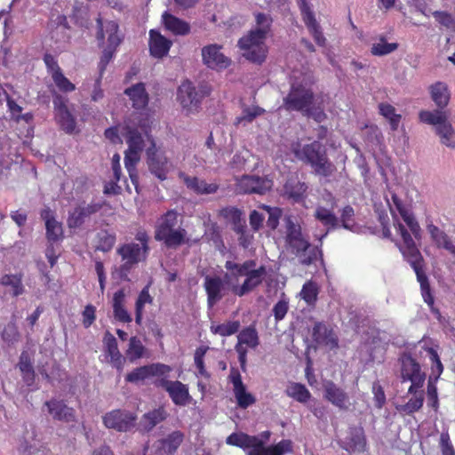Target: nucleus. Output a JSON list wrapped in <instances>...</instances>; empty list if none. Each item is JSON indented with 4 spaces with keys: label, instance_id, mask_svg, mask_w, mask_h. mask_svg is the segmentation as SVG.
<instances>
[{
    "label": "nucleus",
    "instance_id": "obj_28",
    "mask_svg": "<svg viewBox=\"0 0 455 455\" xmlns=\"http://www.w3.org/2000/svg\"><path fill=\"white\" fill-rule=\"evenodd\" d=\"M41 218L44 221L46 236L50 242H56L63 237L62 224L59 222L50 208H44L41 212Z\"/></svg>",
    "mask_w": 455,
    "mask_h": 455
},
{
    "label": "nucleus",
    "instance_id": "obj_50",
    "mask_svg": "<svg viewBox=\"0 0 455 455\" xmlns=\"http://www.w3.org/2000/svg\"><path fill=\"white\" fill-rule=\"evenodd\" d=\"M264 109L258 106L246 107L243 109L242 115L235 119V124H243L251 123L257 116L262 115Z\"/></svg>",
    "mask_w": 455,
    "mask_h": 455
},
{
    "label": "nucleus",
    "instance_id": "obj_8",
    "mask_svg": "<svg viewBox=\"0 0 455 455\" xmlns=\"http://www.w3.org/2000/svg\"><path fill=\"white\" fill-rule=\"evenodd\" d=\"M178 213L176 211H168L158 219L155 238L162 241L168 247H177L185 241L187 232L179 225Z\"/></svg>",
    "mask_w": 455,
    "mask_h": 455
},
{
    "label": "nucleus",
    "instance_id": "obj_36",
    "mask_svg": "<svg viewBox=\"0 0 455 455\" xmlns=\"http://www.w3.org/2000/svg\"><path fill=\"white\" fill-rule=\"evenodd\" d=\"M124 93L129 97L132 107L136 109H143L148 103V95L142 83L125 89Z\"/></svg>",
    "mask_w": 455,
    "mask_h": 455
},
{
    "label": "nucleus",
    "instance_id": "obj_20",
    "mask_svg": "<svg viewBox=\"0 0 455 455\" xmlns=\"http://www.w3.org/2000/svg\"><path fill=\"white\" fill-rule=\"evenodd\" d=\"M235 186L238 193L264 195L273 186L271 180L257 175H243L235 179Z\"/></svg>",
    "mask_w": 455,
    "mask_h": 455
},
{
    "label": "nucleus",
    "instance_id": "obj_45",
    "mask_svg": "<svg viewBox=\"0 0 455 455\" xmlns=\"http://www.w3.org/2000/svg\"><path fill=\"white\" fill-rule=\"evenodd\" d=\"M412 395L408 402L401 405L399 411L405 413L406 415H411L414 412L419 411L424 404V391L421 389H417L415 393H409Z\"/></svg>",
    "mask_w": 455,
    "mask_h": 455
},
{
    "label": "nucleus",
    "instance_id": "obj_55",
    "mask_svg": "<svg viewBox=\"0 0 455 455\" xmlns=\"http://www.w3.org/2000/svg\"><path fill=\"white\" fill-rule=\"evenodd\" d=\"M220 215L227 221L233 223L235 226V228H237V226H241L240 221L242 212L239 209L232 206L226 207L220 211Z\"/></svg>",
    "mask_w": 455,
    "mask_h": 455
},
{
    "label": "nucleus",
    "instance_id": "obj_27",
    "mask_svg": "<svg viewBox=\"0 0 455 455\" xmlns=\"http://www.w3.org/2000/svg\"><path fill=\"white\" fill-rule=\"evenodd\" d=\"M323 397L340 410H347L349 397L347 394L332 381H327L323 385Z\"/></svg>",
    "mask_w": 455,
    "mask_h": 455
},
{
    "label": "nucleus",
    "instance_id": "obj_37",
    "mask_svg": "<svg viewBox=\"0 0 455 455\" xmlns=\"http://www.w3.org/2000/svg\"><path fill=\"white\" fill-rule=\"evenodd\" d=\"M167 418V412L164 407L154 409L145 413L140 420V426L144 431H151L157 424L161 423Z\"/></svg>",
    "mask_w": 455,
    "mask_h": 455
},
{
    "label": "nucleus",
    "instance_id": "obj_34",
    "mask_svg": "<svg viewBox=\"0 0 455 455\" xmlns=\"http://www.w3.org/2000/svg\"><path fill=\"white\" fill-rule=\"evenodd\" d=\"M164 28L176 36H186L190 32V25L182 19L164 12L162 15Z\"/></svg>",
    "mask_w": 455,
    "mask_h": 455
},
{
    "label": "nucleus",
    "instance_id": "obj_12",
    "mask_svg": "<svg viewBox=\"0 0 455 455\" xmlns=\"http://www.w3.org/2000/svg\"><path fill=\"white\" fill-rule=\"evenodd\" d=\"M400 379L403 383L411 382L408 393H415L417 389L424 387L426 373L422 371L420 364L408 352H403L399 359Z\"/></svg>",
    "mask_w": 455,
    "mask_h": 455
},
{
    "label": "nucleus",
    "instance_id": "obj_18",
    "mask_svg": "<svg viewBox=\"0 0 455 455\" xmlns=\"http://www.w3.org/2000/svg\"><path fill=\"white\" fill-rule=\"evenodd\" d=\"M117 253L121 256L122 266L121 275L126 277V272L138 263L144 261L148 254L145 246L138 245L136 243H128L117 249Z\"/></svg>",
    "mask_w": 455,
    "mask_h": 455
},
{
    "label": "nucleus",
    "instance_id": "obj_57",
    "mask_svg": "<svg viewBox=\"0 0 455 455\" xmlns=\"http://www.w3.org/2000/svg\"><path fill=\"white\" fill-rule=\"evenodd\" d=\"M251 156V155L250 151L245 148H243V149L237 151L234 155L232 161H231L232 168L236 169V170H242L243 168H244L246 162L249 160Z\"/></svg>",
    "mask_w": 455,
    "mask_h": 455
},
{
    "label": "nucleus",
    "instance_id": "obj_33",
    "mask_svg": "<svg viewBox=\"0 0 455 455\" xmlns=\"http://www.w3.org/2000/svg\"><path fill=\"white\" fill-rule=\"evenodd\" d=\"M427 231L430 234L431 239L438 248L444 249L455 257V242L445 232L435 225H429Z\"/></svg>",
    "mask_w": 455,
    "mask_h": 455
},
{
    "label": "nucleus",
    "instance_id": "obj_42",
    "mask_svg": "<svg viewBox=\"0 0 455 455\" xmlns=\"http://www.w3.org/2000/svg\"><path fill=\"white\" fill-rule=\"evenodd\" d=\"M124 293L123 291H118L114 294L113 298V312L116 320L121 323H131L132 316L124 306Z\"/></svg>",
    "mask_w": 455,
    "mask_h": 455
},
{
    "label": "nucleus",
    "instance_id": "obj_25",
    "mask_svg": "<svg viewBox=\"0 0 455 455\" xmlns=\"http://www.w3.org/2000/svg\"><path fill=\"white\" fill-rule=\"evenodd\" d=\"M299 8L303 17V20L308 28L310 34L313 36L315 43L319 46H323L325 44V37L323 36L321 28L315 18V14L311 10L307 0H299Z\"/></svg>",
    "mask_w": 455,
    "mask_h": 455
},
{
    "label": "nucleus",
    "instance_id": "obj_43",
    "mask_svg": "<svg viewBox=\"0 0 455 455\" xmlns=\"http://www.w3.org/2000/svg\"><path fill=\"white\" fill-rule=\"evenodd\" d=\"M285 394L300 403H306L311 398L310 391L304 384L299 382H290L286 387Z\"/></svg>",
    "mask_w": 455,
    "mask_h": 455
},
{
    "label": "nucleus",
    "instance_id": "obj_32",
    "mask_svg": "<svg viewBox=\"0 0 455 455\" xmlns=\"http://www.w3.org/2000/svg\"><path fill=\"white\" fill-rule=\"evenodd\" d=\"M342 448L348 452H364L366 450V438L363 428H352Z\"/></svg>",
    "mask_w": 455,
    "mask_h": 455
},
{
    "label": "nucleus",
    "instance_id": "obj_4",
    "mask_svg": "<svg viewBox=\"0 0 455 455\" xmlns=\"http://www.w3.org/2000/svg\"><path fill=\"white\" fill-rule=\"evenodd\" d=\"M96 39L99 47L102 50L99 70L104 73L108 64L114 58L117 48L124 40V35L119 29V25L115 20H103L98 17L96 20Z\"/></svg>",
    "mask_w": 455,
    "mask_h": 455
},
{
    "label": "nucleus",
    "instance_id": "obj_30",
    "mask_svg": "<svg viewBox=\"0 0 455 455\" xmlns=\"http://www.w3.org/2000/svg\"><path fill=\"white\" fill-rule=\"evenodd\" d=\"M172 44V41L161 35L160 32L155 29L149 31V51L152 56L163 58L167 55Z\"/></svg>",
    "mask_w": 455,
    "mask_h": 455
},
{
    "label": "nucleus",
    "instance_id": "obj_56",
    "mask_svg": "<svg viewBox=\"0 0 455 455\" xmlns=\"http://www.w3.org/2000/svg\"><path fill=\"white\" fill-rule=\"evenodd\" d=\"M99 239L100 242L97 248L102 251H108L116 243V235L107 231H100L99 233Z\"/></svg>",
    "mask_w": 455,
    "mask_h": 455
},
{
    "label": "nucleus",
    "instance_id": "obj_41",
    "mask_svg": "<svg viewBox=\"0 0 455 455\" xmlns=\"http://www.w3.org/2000/svg\"><path fill=\"white\" fill-rule=\"evenodd\" d=\"M431 98L435 105L442 110L445 108L450 100V92L448 86L442 82H437L431 86Z\"/></svg>",
    "mask_w": 455,
    "mask_h": 455
},
{
    "label": "nucleus",
    "instance_id": "obj_19",
    "mask_svg": "<svg viewBox=\"0 0 455 455\" xmlns=\"http://www.w3.org/2000/svg\"><path fill=\"white\" fill-rule=\"evenodd\" d=\"M204 65L212 70L220 71L231 65V59L222 52V46L218 44H210L201 50Z\"/></svg>",
    "mask_w": 455,
    "mask_h": 455
},
{
    "label": "nucleus",
    "instance_id": "obj_63",
    "mask_svg": "<svg viewBox=\"0 0 455 455\" xmlns=\"http://www.w3.org/2000/svg\"><path fill=\"white\" fill-rule=\"evenodd\" d=\"M318 292V286H302L300 295L308 305H314L317 299Z\"/></svg>",
    "mask_w": 455,
    "mask_h": 455
},
{
    "label": "nucleus",
    "instance_id": "obj_54",
    "mask_svg": "<svg viewBox=\"0 0 455 455\" xmlns=\"http://www.w3.org/2000/svg\"><path fill=\"white\" fill-rule=\"evenodd\" d=\"M427 351L432 363V373L435 374V381H436L443 371V365L440 360L437 351L435 348L428 347Z\"/></svg>",
    "mask_w": 455,
    "mask_h": 455
},
{
    "label": "nucleus",
    "instance_id": "obj_22",
    "mask_svg": "<svg viewBox=\"0 0 455 455\" xmlns=\"http://www.w3.org/2000/svg\"><path fill=\"white\" fill-rule=\"evenodd\" d=\"M228 379L233 384V392L240 408L246 409L255 403L256 399L251 393L246 391V387L243 383L238 369L231 367Z\"/></svg>",
    "mask_w": 455,
    "mask_h": 455
},
{
    "label": "nucleus",
    "instance_id": "obj_31",
    "mask_svg": "<svg viewBox=\"0 0 455 455\" xmlns=\"http://www.w3.org/2000/svg\"><path fill=\"white\" fill-rule=\"evenodd\" d=\"M49 412L52 415L54 419L71 422L75 419V411L73 408L68 407L63 401L52 399L45 402Z\"/></svg>",
    "mask_w": 455,
    "mask_h": 455
},
{
    "label": "nucleus",
    "instance_id": "obj_35",
    "mask_svg": "<svg viewBox=\"0 0 455 455\" xmlns=\"http://www.w3.org/2000/svg\"><path fill=\"white\" fill-rule=\"evenodd\" d=\"M99 211L97 204L79 205L69 214L68 224L69 228L80 227L87 218Z\"/></svg>",
    "mask_w": 455,
    "mask_h": 455
},
{
    "label": "nucleus",
    "instance_id": "obj_26",
    "mask_svg": "<svg viewBox=\"0 0 455 455\" xmlns=\"http://www.w3.org/2000/svg\"><path fill=\"white\" fill-rule=\"evenodd\" d=\"M103 344L105 354L110 357L109 363L121 374L124 371L125 357L118 349L116 339L109 331H107L103 338Z\"/></svg>",
    "mask_w": 455,
    "mask_h": 455
},
{
    "label": "nucleus",
    "instance_id": "obj_21",
    "mask_svg": "<svg viewBox=\"0 0 455 455\" xmlns=\"http://www.w3.org/2000/svg\"><path fill=\"white\" fill-rule=\"evenodd\" d=\"M172 371V367L156 363L135 368L125 376V381L137 384L151 377H167Z\"/></svg>",
    "mask_w": 455,
    "mask_h": 455
},
{
    "label": "nucleus",
    "instance_id": "obj_48",
    "mask_svg": "<svg viewBox=\"0 0 455 455\" xmlns=\"http://www.w3.org/2000/svg\"><path fill=\"white\" fill-rule=\"evenodd\" d=\"M398 48L396 43H387L385 36H381L379 42L372 44L371 52L374 56H384L395 52Z\"/></svg>",
    "mask_w": 455,
    "mask_h": 455
},
{
    "label": "nucleus",
    "instance_id": "obj_51",
    "mask_svg": "<svg viewBox=\"0 0 455 455\" xmlns=\"http://www.w3.org/2000/svg\"><path fill=\"white\" fill-rule=\"evenodd\" d=\"M208 350H209L208 347L200 346L196 349L195 355H194V361H195L196 367L198 370V373L206 379H209L211 377L210 373L206 371V368L204 365V355Z\"/></svg>",
    "mask_w": 455,
    "mask_h": 455
},
{
    "label": "nucleus",
    "instance_id": "obj_40",
    "mask_svg": "<svg viewBox=\"0 0 455 455\" xmlns=\"http://www.w3.org/2000/svg\"><path fill=\"white\" fill-rule=\"evenodd\" d=\"M147 348L137 336H132L128 340V347L125 350V361L133 363L145 356Z\"/></svg>",
    "mask_w": 455,
    "mask_h": 455
},
{
    "label": "nucleus",
    "instance_id": "obj_6",
    "mask_svg": "<svg viewBox=\"0 0 455 455\" xmlns=\"http://www.w3.org/2000/svg\"><path fill=\"white\" fill-rule=\"evenodd\" d=\"M286 235L285 241L288 247L299 258L303 265H309L317 259L321 251L317 246L310 244L304 236L299 224L294 222L291 218L285 220Z\"/></svg>",
    "mask_w": 455,
    "mask_h": 455
},
{
    "label": "nucleus",
    "instance_id": "obj_2",
    "mask_svg": "<svg viewBox=\"0 0 455 455\" xmlns=\"http://www.w3.org/2000/svg\"><path fill=\"white\" fill-rule=\"evenodd\" d=\"M225 267V274L212 277L207 275L204 284H261L266 282L265 267H257L254 260H247L242 264L228 260Z\"/></svg>",
    "mask_w": 455,
    "mask_h": 455
},
{
    "label": "nucleus",
    "instance_id": "obj_11",
    "mask_svg": "<svg viewBox=\"0 0 455 455\" xmlns=\"http://www.w3.org/2000/svg\"><path fill=\"white\" fill-rule=\"evenodd\" d=\"M139 127L144 136L151 142V146L146 152L148 170L155 177L160 180H164L167 174L173 170V164L164 151L156 148L154 140L148 134V127L145 124H140Z\"/></svg>",
    "mask_w": 455,
    "mask_h": 455
},
{
    "label": "nucleus",
    "instance_id": "obj_9",
    "mask_svg": "<svg viewBox=\"0 0 455 455\" xmlns=\"http://www.w3.org/2000/svg\"><path fill=\"white\" fill-rule=\"evenodd\" d=\"M291 85V91L283 98V107L287 111H298L303 113L310 107L315 100L314 93L311 89V81L308 76L302 78L296 77Z\"/></svg>",
    "mask_w": 455,
    "mask_h": 455
},
{
    "label": "nucleus",
    "instance_id": "obj_15",
    "mask_svg": "<svg viewBox=\"0 0 455 455\" xmlns=\"http://www.w3.org/2000/svg\"><path fill=\"white\" fill-rule=\"evenodd\" d=\"M137 415L121 409L112 410L102 417L103 425L117 432H128L135 427Z\"/></svg>",
    "mask_w": 455,
    "mask_h": 455
},
{
    "label": "nucleus",
    "instance_id": "obj_47",
    "mask_svg": "<svg viewBox=\"0 0 455 455\" xmlns=\"http://www.w3.org/2000/svg\"><path fill=\"white\" fill-rule=\"evenodd\" d=\"M148 287L145 286V288L140 292L138 299L135 304V322L137 324L140 325L142 322V315L143 309L146 304H152L153 298L150 296L148 292Z\"/></svg>",
    "mask_w": 455,
    "mask_h": 455
},
{
    "label": "nucleus",
    "instance_id": "obj_16",
    "mask_svg": "<svg viewBox=\"0 0 455 455\" xmlns=\"http://www.w3.org/2000/svg\"><path fill=\"white\" fill-rule=\"evenodd\" d=\"M227 443L248 450L246 455H268L267 447L258 436L250 435L245 433H233L227 438Z\"/></svg>",
    "mask_w": 455,
    "mask_h": 455
},
{
    "label": "nucleus",
    "instance_id": "obj_62",
    "mask_svg": "<svg viewBox=\"0 0 455 455\" xmlns=\"http://www.w3.org/2000/svg\"><path fill=\"white\" fill-rule=\"evenodd\" d=\"M19 336V331L14 323H9L2 331V339L8 343L17 341Z\"/></svg>",
    "mask_w": 455,
    "mask_h": 455
},
{
    "label": "nucleus",
    "instance_id": "obj_61",
    "mask_svg": "<svg viewBox=\"0 0 455 455\" xmlns=\"http://www.w3.org/2000/svg\"><path fill=\"white\" fill-rule=\"evenodd\" d=\"M196 159L199 164H204L206 167H211L212 164L218 162V156L215 153V150L209 151L207 148L201 152L199 156H196Z\"/></svg>",
    "mask_w": 455,
    "mask_h": 455
},
{
    "label": "nucleus",
    "instance_id": "obj_52",
    "mask_svg": "<svg viewBox=\"0 0 455 455\" xmlns=\"http://www.w3.org/2000/svg\"><path fill=\"white\" fill-rule=\"evenodd\" d=\"M363 135L366 143L371 147L379 146L381 142V132L376 125H366Z\"/></svg>",
    "mask_w": 455,
    "mask_h": 455
},
{
    "label": "nucleus",
    "instance_id": "obj_7",
    "mask_svg": "<svg viewBox=\"0 0 455 455\" xmlns=\"http://www.w3.org/2000/svg\"><path fill=\"white\" fill-rule=\"evenodd\" d=\"M122 136L125 137L128 148L125 151L124 165L132 184L137 188L138 175L136 165L140 160V154L144 148V136L137 127L126 124L122 128Z\"/></svg>",
    "mask_w": 455,
    "mask_h": 455
},
{
    "label": "nucleus",
    "instance_id": "obj_58",
    "mask_svg": "<svg viewBox=\"0 0 455 455\" xmlns=\"http://www.w3.org/2000/svg\"><path fill=\"white\" fill-rule=\"evenodd\" d=\"M55 85L59 88L60 91L64 92H73L76 89L74 84H72L62 72L56 74L52 77Z\"/></svg>",
    "mask_w": 455,
    "mask_h": 455
},
{
    "label": "nucleus",
    "instance_id": "obj_10",
    "mask_svg": "<svg viewBox=\"0 0 455 455\" xmlns=\"http://www.w3.org/2000/svg\"><path fill=\"white\" fill-rule=\"evenodd\" d=\"M420 121L433 125L442 144L448 148H455V130L449 122L447 111L435 109L433 111H421Z\"/></svg>",
    "mask_w": 455,
    "mask_h": 455
},
{
    "label": "nucleus",
    "instance_id": "obj_46",
    "mask_svg": "<svg viewBox=\"0 0 455 455\" xmlns=\"http://www.w3.org/2000/svg\"><path fill=\"white\" fill-rule=\"evenodd\" d=\"M240 326L241 325L239 321H228L218 324L212 323L210 329L213 334H218L221 337H227L238 332Z\"/></svg>",
    "mask_w": 455,
    "mask_h": 455
},
{
    "label": "nucleus",
    "instance_id": "obj_3",
    "mask_svg": "<svg viewBox=\"0 0 455 455\" xmlns=\"http://www.w3.org/2000/svg\"><path fill=\"white\" fill-rule=\"evenodd\" d=\"M257 28L238 41V46L243 51V56L254 63H261L267 56L265 39L272 23L268 14H256Z\"/></svg>",
    "mask_w": 455,
    "mask_h": 455
},
{
    "label": "nucleus",
    "instance_id": "obj_59",
    "mask_svg": "<svg viewBox=\"0 0 455 455\" xmlns=\"http://www.w3.org/2000/svg\"><path fill=\"white\" fill-rule=\"evenodd\" d=\"M289 309V301L283 294L282 298L275 304L273 307V314L276 322L284 318Z\"/></svg>",
    "mask_w": 455,
    "mask_h": 455
},
{
    "label": "nucleus",
    "instance_id": "obj_64",
    "mask_svg": "<svg viewBox=\"0 0 455 455\" xmlns=\"http://www.w3.org/2000/svg\"><path fill=\"white\" fill-rule=\"evenodd\" d=\"M440 447L443 455H455V450L452 446L448 432L441 434Z\"/></svg>",
    "mask_w": 455,
    "mask_h": 455
},
{
    "label": "nucleus",
    "instance_id": "obj_44",
    "mask_svg": "<svg viewBox=\"0 0 455 455\" xmlns=\"http://www.w3.org/2000/svg\"><path fill=\"white\" fill-rule=\"evenodd\" d=\"M18 367L21 372L23 381L28 386H31L35 381L36 373L31 359L27 352L21 353Z\"/></svg>",
    "mask_w": 455,
    "mask_h": 455
},
{
    "label": "nucleus",
    "instance_id": "obj_39",
    "mask_svg": "<svg viewBox=\"0 0 455 455\" xmlns=\"http://www.w3.org/2000/svg\"><path fill=\"white\" fill-rule=\"evenodd\" d=\"M315 217L327 228L326 232L319 237L320 241L327 235L329 230L334 229L339 226L338 217L332 212V211L324 207H317L315 212Z\"/></svg>",
    "mask_w": 455,
    "mask_h": 455
},
{
    "label": "nucleus",
    "instance_id": "obj_17",
    "mask_svg": "<svg viewBox=\"0 0 455 455\" xmlns=\"http://www.w3.org/2000/svg\"><path fill=\"white\" fill-rule=\"evenodd\" d=\"M155 385L164 388L175 405L186 406L192 401L188 385L180 380H169L164 377L155 381Z\"/></svg>",
    "mask_w": 455,
    "mask_h": 455
},
{
    "label": "nucleus",
    "instance_id": "obj_53",
    "mask_svg": "<svg viewBox=\"0 0 455 455\" xmlns=\"http://www.w3.org/2000/svg\"><path fill=\"white\" fill-rule=\"evenodd\" d=\"M268 455H283L293 452V443L290 439H283L279 443L267 447Z\"/></svg>",
    "mask_w": 455,
    "mask_h": 455
},
{
    "label": "nucleus",
    "instance_id": "obj_24",
    "mask_svg": "<svg viewBox=\"0 0 455 455\" xmlns=\"http://www.w3.org/2000/svg\"><path fill=\"white\" fill-rule=\"evenodd\" d=\"M185 438L184 434L176 430L169 434L165 438L160 439L156 442L155 454L156 455H174L181 445Z\"/></svg>",
    "mask_w": 455,
    "mask_h": 455
},
{
    "label": "nucleus",
    "instance_id": "obj_1",
    "mask_svg": "<svg viewBox=\"0 0 455 455\" xmlns=\"http://www.w3.org/2000/svg\"><path fill=\"white\" fill-rule=\"evenodd\" d=\"M387 203L394 218V229L400 237L394 241L413 268L419 283L426 284L427 276L422 270V256L411 236L420 238V227L395 194L390 192L389 196H387Z\"/></svg>",
    "mask_w": 455,
    "mask_h": 455
},
{
    "label": "nucleus",
    "instance_id": "obj_23",
    "mask_svg": "<svg viewBox=\"0 0 455 455\" xmlns=\"http://www.w3.org/2000/svg\"><path fill=\"white\" fill-rule=\"evenodd\" d=\"M55 116L60 128L67 133H73L76 131V124L73 115L68 111L65 100L60 95L53 97Z\"/></svg>",
    "mask_w": 455,
    "mask_h": 455
},
{
    "label": "nucleus",
    "instance_id": "obj_29",
    "mask_svg": "<svg viewBox=\"0 0 455 455\" xmlns=\"http://www.w3.org/2000/svg\"><path fill=\"white\" fill-rule=\"evenodd\" d=\"M179 176L188 189L198 195L214 194L219 188L216 183H207L204 180L188 176L184 172H180Z\"/></svg>",
    "mask_w": 455,
    "mask_h": 455
},
{
    "label": "nucleus",
    "instance_id": "obj_13",
    "mask_svg": "<svg viewBox=\"0 0 455 455\" xmlns=\"http://www.w3.org/2000/svg\"><path fill=\"white\" fill-rule=\"evenodd\" d=\"M206 94L205 86L196 89L191 82L185 81L178 89L177 99L187 114H194L198 111L201 100Z\"/></svg>",
    "mask_w": 455,
    "mask_h": 455
},
{
    "label": "nucleus",
    "instance_id": "obj_49",
    "mask_svg": "<svg viewBox=\"0 0 455 455\" xmlns=\"http://www.w3.org/2000/svg\"><path fill=\"white\" fill-rule=\"evenodd\" d=\"M379 109V113L389 121L391 129L395 131L398 128L401 116L395 113V108L388 103H380Z\"/></svg>",
    "mask_w": 455,
    "mask_h": 455
},
{
    "label": "nucleus",
    "instance_id": "obj_60",
    "mask_svg": "<svg viewBox=\"0 0 455 455\" xmlns=\"http://www.w3.org/2000/svg\"><path fill=\"white\" fill-rule=\"evenodd\" d=\"M302 114L307 117L313 118L317 123H322L326 118L323 109L319 106H315V100H314V103Z\"/></svg>",
    "mask_w": 455,
    "mask_h": 455
},
{
    "label": "nucleus",
    "instance_id": "obj_14",
    "mask_svg": "<svg viewBox=\"0 0 455 455\" xmlns=\"http://www.w3.org/2000/svg\"><path fill=\"white\" fill-rule=\"evenodd\" d=\"M259 345V337L254 324L242 329L237 335V343L235 350L238 355L241 369L245 371L248 349H256Z\"/></svg>",
    "mask_w": 455,
    "mask_h": 455
},
{
    "label": "nucleus",
    "instance_id": "obj_5",
    "mask_svg": "<svg viewBox=\"0 0 455 455\" xmlns=\"http://www.w3.org/2000/svg\"><path fill=\"white\" fill-rule=\"evenodd\" d=\"M295 156L310 164L315 174L329 177L335 171V166L329 161L324 147L317 140L309 144L295 142L291 145Z\"/></svg>",
    "mask_w": 455,
    "mask_h": 455
},
{
    "label": "nucleus",
    "instance_id": "obj_38",
    "mask_svg": "<svg viewBox=\"0 0 455 455\" xmlns=\"http://www.w3.org/2000/svg\"><path fill=\"white\" fill-rule=\"evenodd\" d=\"M307 186L296 179H290L283 187L284 194L296 203L301 202L305 198Z\"/></svg>",
    "mask_w": 455,
    "mask_h": 455
}]
</instances>
